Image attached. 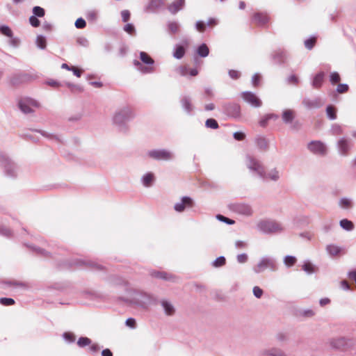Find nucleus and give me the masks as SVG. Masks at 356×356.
I'll return each mask as SVG.
<instances>
[{"mask_svg":"<svg viewBox=\"0 0 356 356\" xmlns=\"http://www.w3.org/2000/svg\"><path fill=\"white\" fill-rule=\"evenodd\" d=\"M135 117V114L129 106H123L118 109L113 118V121L121 131H126V123Z\"/></svg>","mask_w":356,"mask_h":356,"instance_id":"obj_1","label":"nucleus"},{"mask_svg":"<svg viewBox=\"0 0 356 356\" xmlns=\"http://www.w3.org/2000/svg\"><path fill=\"white\" fill-rule=\"evenodd\" d=\"M278 269L279 264L277 259L270 256L262 257L258 263L252 267V270L255 274H260L266 270L276 272Z\"/></svg>","mask_w":356,"mask_h":356,"instance_id":"obj_2","label":"nucleus"},{"mask_svg":"<svg viewBox=\"0 0 356 356\" xmlns=\"http://www.w3.org/2000/svg\"><path fill=\"white\" fill-rule=\"evenodd\" d=\"M156 297L150 293L143 291H136L132 298V302L143 309H147L149 305L156 303Z\"/></svg>","mask_w":356,"mask_h":356,"instance_id":"obj_3","label":"nucleus"},{"mask_svg":"<svg viewBox=\"0 0 356 356\" xmlns=\"http://www.w3.org/2000/svg\"><path fill=\"white\" fill-rule=\"evenodd\" d=\"M245 165L249 170L259 178L266 177V170L263 163L252 155L245 156Z\"/></svg>","mask_w":356,"mask_h":356,"instance_id":"obj_4","label":"nucleus"},{"mask_svg":"<svg viewBox=\"0 0 356 356\" xmlns=\"http://www.w3.org/2000/svg\"><path fill=\"white\" fill-rule=\"evenodd\" d=\"M0 166L4 169L5 175L15 178L18 174V166L6 154L0 152Z\"/></svg>","mask_w":356,"mask_h":356,"instance_id":"obj_5","label":"nucleus"},{"mask_svg":"<svg viewBox=\"0 0 356 356\" xmlns=\"http://www.w3.org/2000/svg\"><path fill=\"white\" fill-rule=\"evenodd\" d=\"M257 229L264 234L280 233L283 231L282 225L274 220H261L257 225Z\"/></svg>","mask_w":356,"mask_h":356,"instance_id":"obj_6","label":"nucleus"},{"mask_svg":"<svg viewBox=\"0 0 356 356\" xmlns=\"http://www.w3.org/2000/svg\"><path fill=\"white\" fill-rule=\"evenodd\" d=\"M140 58L143 63L149 66H143L141 63L137 60H134V66H136L137 69L143 74H149L153 72L154 67L152 65L154 63V60L146 52L144 51H140Z\"/></svg>","mask_w":356,"mask_h":356,"instance_id":"obj_7","label":"nucleus"},{"mask_svg":"<svg viewBox=\"0 0 356 356\" xmlns=\"http://www.w3.org/2000/svg\"><path fill=\"white\" fill-rule=\"evenodd\" d=\"M147 156L156 161H170L174 159V154L165 149H156L147 152Z\"/></svg>","mask_w":356,"mask_h":356,"instance_id":"obj_8","label":"nucleus"},{"mask_svg":"<svg viewBox=\"0 0 356 356\" xmlns=\"http://www.w3.org/2000/svg\"><path fill=\"white\" fill-rule=\"evenodd\" d=\"M229 209L230 211L245 216H251L253 213V209L252 207L245 202H235L229 204Z\"/></svg>","mask_w":356,"mask_h":356,"instance_id":"obj_9","label":"nucleus"},{"mask_svg":"<svg viewBox=\"0 0 356 356\" xmlns=\"http://www.w3.org/2000/svg\"><path fill=\"white\" fill-rule=\"evenodd\" d=\"M330 345L332 349L346 351L351 345V339L345 337H339L330 340Z\"/></svg>","mask_w":356,"mask_h":356,"instance_id":"obj_10","label":"nucleus"},{"mask_svg":"<svg viewBox=\"0 0 356 356\" xmlns=\"http://www.w3.org/2000/svg\"><path fill=\"white\" fill-rule=\"evenodd\" d=\"M307 149L310 152L320 156H325L327 153V148L325 143L321 140H312L307 144Z\"/></svg>","mask_w":356,"mask_h":356,"instance_id":"obj_11","label":"nucleus"},{"mask_svg":"<svg viewBox=\"0 0 356 356\" xmlns=\"http://www.w3.org/2000/svg\"><path fill=\"white\" fill-rule=\"evenodd\" d=\"M19 108L25 114L33 112L32 107H39V104L31 98H23L18 102Z\"/></svg>","mask_w":356,"mask_h":356,"instance_id":"obj_12","label":"nucleus"},{"mask_svg":"<svg viewBox=\"0 0 356 356\" xmlns=\"http://www.w3.org/2000/svg\"><path fill=\"white\" fill-rule=\"evenodd\" d=\"M243 99L251 106L259 108L262 105L261 99L253 92L245 91L241 93Z\"/></svg>","mask_w":356,"mask_h":356,"instance_id":"obj_13","label":"nucleus"},{"mask_svg":"<svg viewBox=\"0 0 356 356\" xmlns=\"http://www.w3.org/2000/svg\"><path fill=\"white\" fill-rule=\"evenodd\" d=\"M225 113L232 118H239L241 117V106L236 103H228L223 106Z\"/></svg>","mask_w":356,"mask_h":356,"instance_id":"obj_14","label":"nucleus"},{"mask_svg":"<svg viewBox=\"0 0 356 356\" xmlns=\"http://www.w3.org/2000/svg\"><path fill=\"white\" fill-rule=\"evenodd\" d=\"M352 146L353 143L350 139L341 138L337 142L338 151L341 156H347Z\"/></svg>","mask_w":356,"mask_h":356,"instance_id":"obj_15","label":"nucleus"},{"mask_svg":"<svg viewBox=\"0 0 356 356\" xmlns=\"http://www.w3.org/2000/svg\"><path fill=\"white\" fill-rule=\"evenodd\" d=\"M193 207V200L188 196L181 198V202L175 204L174 209L177 212H182L186 207L191 208Z\"/></svg>","mask_w":356,"mask_h":356,"instance_id":"obj_16","label":"nucleus"},{"mask_svg":"<svg viewBox=\"0 0 356 356\" xmlns=\"http://www.w3.org/2000/svg\"><path fill=\"white\" fill-rule=\"evenodd\" d=\"M164 5V0H150L144 8V11L147 13H156Z\"/></svg>","mask_w":356,"mask_h":356,"instance_id":"obj_17","label":"nucleus"},{"mask_svg":"<svg viewBox=\"0 0 356 356\" xmlns=\"http://www.w3.org/2000/svg\"><path fill=\"white\" fill-rule=\"evenodd\" d=\"M302 103L307 109L318 108L323 105V102L320 97H316L313 99L304 98Z\"/></svg>","mask_w":356,"mask_h":356,"instance_id":"obj_18","label":"nucleus"},{"mask_svg":"<svg viewBox=\"0 0 356 356\" xmlns=\"http://www.w3.org/2000/svg\"><path fill=\"white\" fill-rule=\"evenodd\" d=\"M184 4L185 0H175L168 6V10L171 14L175 15L183 9Z\"/></svg>","mask_w":356,"mask_h":356,"instance_id":"obj_19","label":"nucleus"},{"mask_svg":"<svg viewBox=\"0 0 356 356\" xmlns=\"http://www.w3.org/2000/svg\"><path fill=\"white\" fill-rule=\"evenodd\" d=\"M181 104L186 113L191 115L194 108V106L192 104L191 98L188 96L182 97L181 99Z\"/></svg>","mask_w":356,"mask_h":356,"instance_id":"obj_20","label":"nucleus"},{"mask_svg":"<svg viewBox=\"0 0 356 356\" xmlns=\"http://www.w3.org/2000/svg\"><path fill=\"white\" fill-rule=\"evenodd\" d=\"M286 54L283 50H277L275 51V53L272 56L273 60L275 61V63L278 64L284 63L286 60Z\"/></svg>","mask_w":356,"mask_h":356,"instance_id":"obj_21","label":"nucleus"},{"mask_svg":"<svg viewBox=\"0 0 356 356\" xmlns=\"http://www.w3.org/2000/svg\"><path fill=\"white\" fill-rule=\"evenodd\" d=\"M161 305L162 307L164 309L165 314L168 316H172L175 312V309L172 304L166 300H162L161 301Z\"/></svg>","mask_w":356,"mask_h":356,"instance_id":"obj_22","label":"nucleus"},{"mask_svg":"<svg viewBox=\"0 0 356 356\" xmlns=\"http://www.w3.org/2000/svg\"><path fill=\"white\" fill-rule=\"evenodd\" d=\"M262 356H286L285 353L280 348H271L264 350Z\"/></svg>","mask_w":356,"mask_h":356,"instance_id":"obj_23","label":"nucleus"},{"mask_svg":"<svg viewBox=\"0 0 356 356\" xmlns=\"http://www.w3.org/2000/svg\"><path fill=\"white\" fill-rule=\"evenodd\" d=\"M263 180H271L277 181L280 179V172L276 168L270 170L268 172H266V177H261Z\"/></svg>","mask_w":356,"mask_h":356,"instance_id":"obj_24","label":"nucleus"},{"mask_svg":"<svg viewBox=\"0 0 356 356\" xmlns=\"http://www.w3.org/2000/svg\"><path fill=\"white\" fill-rule=\"evenodd\" d=\"M282 120L285 124H290L295 118V113L293 110H284L282 115Z\"/></svg>","mask_w":356,"mask_h":356,"instance_id":"obj_25","label":"nucleus"},{"mask_svg":"<svg viewBox=\"0 0 356 356\" xmlns=\"http://www.w3.org/2000/svg\"><path fill=\"white\" fill-rule=\"evenodd\" d=\"M253 18L254 22L259 26H264L269 21L268 15L262 13L254 14Z\"/></svg>","mask_w":356,"mask_h":356,"instance_id":"obj_26","label":"nucleus"},{"mask_svg":"<svg viewBox=\"0 0 356 356\" xmlns=\"http://www.w3.org/2000/svg\"><path fill=\"white\" fill-rule=\"evenodd\" d=\"M325 74L323 72H321L316 74L312 81V86L315 88H319L321 87Z\"/></svg>","mask_w":356,"mask_h":356,"instance_id":"obj_27","label":"nucleus"},{"mask_svg":"<svg viewBox=\"0 0 356 356\" xmlns=\"http://www.w3.org/2000/svg\"><path fill=\"white\" fill-rule=\"evenodd\" d=\"M255 143L259 149L261 150H266L268 147L267 140L262 136H257L255 138Z\"/></svg>","mask_w":356,"mask_h":356,"instance_id":"obj_28","label":"nucleus"},{"mask_svg":"<svg viewBox=\"0 0 356 356\" xmlns=\"http://www.w3.org/2000/svg\"><path fill=\"white\" fill-rule=\"evenodd\" d=\"M151 275L154 277L163 280H171L172 279V275L165 272L154 271Z\"/></svg>","mask_w":356,"mask_h":356,"instance_id":"obj_29","label":"nucleus"},{"mask_svg":"<svg viewBox=\"0 0 356 356\" xmlns=\"http://www.w3.org/2000/svg\"><path fill=\"white\" fill-rule=\"evenodd\" d=\"M341 248L333 244L327 245L326 247V250L327 253L331 256H336L339 254L341 252Z\"/></svg>","mask_w":356,"mask_h":356,"instance_id":"obj_30","label":"nucleus"},{"mask_svg":"<svg viewBox=\"0 0 356 356\" xmlns=\"http://www.w3.org/2000/svg\"><path fill=\"white\" fill-rule=\"evenodd\" d=\"M185 54V49L183 46L176 45L173 53V56L177 59H181Z\"/></svg>","mask_w":356,"mask_h":356,"instance_id":"obj_31","label":"nucleus"},{"mask_svg":"<svg viewBox=\"0 0 356 356\" xmlns=\"http://www.w3.org/2000/svg\"><path fill=\"white\" fill-rule=\"evenodd\" d=\"M197 53L200 57H207L209 54V47L206 44H202L198 47Z\"/></svg>","mask_w":356,"mask_h":356,"instance_id":"obj_32","label":"nucleus"},{"mask_svg":"<svg viewBox=\"0 0 356 356\" xmlns=\"http://www.w3.org/2000/svg\"><path fill=\"white\" fill-rule=\"evenodd\" d=\"M336 108L334 106L332 105H329L326 108V114L327 118L331 120H334L337 118V114H336Z\"/></svg>","mask_w":356,"mask_h":356,"instance_id":"obj_33","label":"nucleus"},{"mask_svg":"<svg viewBox=\"0 0 356 356\" xmlns=\"http://www.w3.org/2000/svg\"><path fill=\"white\" fill-rule=\"evenodd\" d=\"M339 224L343 229L347 231H351L354 228L353 223L350 220L347 219H343L340 220Z\"/></svg>","mask_w":356,"mask_h":356,"instance_id":"obj_34","label":"nucleus"},{"mask_svg":"<svg viewBox=\"0 0 356 356\" xmlns=\"http://www.w3.org/2000/svg\"><path fill=\"white\" fill-rule=\"evenodd\" d=\"M153 180L154 175L152 173H147L142 178L143 184L146 187L149 186L152 184Z\"/></svg>","mask_w":356,"mask_h":356,"instance_id":"obj_35","label":"nucleus"},{"mask_svg":"<svg viewBox=\"0 0 356 356\" xmlns=\"http://www.w3.org/2000/svg\"><path fill=\"white\" fill-rule=\"evenodd\" d=\"M296 261L297 259L294 256L287 255L284 258V264L288 268L294 266Z\"/></svg>","mask_w":356,"mask_h":356,"instance_id":"obj_36","label":"nucleus"},{"mask_svg":"<svg viewBox=\"0 0 356 356\" xmlns=\"http://www.w3.org/2000/svg\"><path fill=\"white\" fill-rule=\"evenodd\" d=\"M76 264L80 265V266H82V265L89 266L92 268L97 269V270H101L102 268V266L101 265L97 264L95 262H92V261L88 262L86 261L80 260V261H77Z\"/></svg>","mask_w":356,"mask_h":356,"instance_id":"obj_37","label":"nucleus"},{"mask_svg":"<svg viewBox=\"0 0 356 356\" xmlns=\"http://www.w3.org/2000/svg\"><path fill=\"white\" fill-rule=\"evenodd\" d=\"M168 29L170 33L175 34L179 30V24L177 22H169L168 23Z\"/></svg>","mask_w":356,"mask_h":356,"instance_id":"obj_38","label":"nucleus"},{"mask_svg":"<svg viewBox=\"0 0 356 356\" xmlns=\"http://www.w3.org/2000/svg\"><path fill=\"white\" fill-rule=\"evenodd\" d=\"M226 264L225 257L223 256L218 257L213 262L212 266L215 268L222 267Z\"/></svg>","mask_w":356,"mask_h":356,"instance_id":"obj_39","label":"nucleus"},{"mask_svg":"<svg viewBox=\"0 0 356 356\" xmlns=\"http://www.w3.org/2000/svg\"><path fill=\"white\" fill-rule=\"evenodd\" d=\"M37 47L41 49L46 48V38L42 35H38L36 38Z\"/></svg>","mask_w":356,"mask_h":356,"instance_id":"obj_40","label":"nucleus"},{"mask_svg":"<svg viewBox=\"0 0 356 356\" xmlns=\"http://www.w3.org/2000/svg\"><path fill=\"white\" fill-rule=\"evenodd\" d=\"M339 206L343 209H348L352 207L351 200L346 197H343L339 200Z\"/></svg>","mask_w":356,"mask_h":356,"instance_id":"obj_41","label":"nucleus"},{"mask_svg":"<svg viewBox=\"0 0 356 356\" xmlns=\"http://www.w3.org/2000/svg\"><path fill=\"white\" fill-rule=\"evenodd\" d=\"M98 12L95 10H88L86 13V18L88 20L95 22L97 19Z\"/></svg>","mask_w":356,"mask_h":356,"instance_id":"obj_42","label":"nucleus"},{"mask_svg":"<svg viewBox=\"0 0 356 356\" xmlns=\"http://www.w3.org/2000/svg\"><path fill=\"white\" fill-rule=\"evenodd\" d=\"M91 344V340L88 337H81L78 339L77 345L83 348Z\"/></svg>","mask_w":356,"mask_h":356,"instance_id":"obj_43","label":"nucleus"},{"mask_svg":"<svg viewBox=\"0 0 356 356\" xmlns=\"http://www.w3.org/2000/svg\"><path fill=\"white\" fill-rule=\"evenodd\" d=\"M0 32L1 34L4 35L8 38H12V36L13 35V31L10 29V27L8 26H6V25L0 26Z\"/></svg>","mask_w":356,"mask_h":356,"instance_id":"obj_44","label":"nucleus"},{"mask_svg":"<svg viewBox=\"0 0 356 356\" xmlns=\"http://www.w3.org/2000/svg\"><path fill=\"white\" fill-rule=\"evenodd\" d=\"M302 270L308 274H312L315 272L314 266L309 261L305 262Z\"/></svg>","mask_w":356,"mask_h":356,"instance_id":"obj_45","label":"nucleus"},{"mask_svg":"<svg viewBox=\"0 0 356 356\" xmlns=\"http://www.w3.org/2000/svg\"><path fill=\"white\" fill-rule=\"evenodd\" d=\"M205 126L207 128H211L213 129H216L218 128V122L213 118H209L206 120Z\"/></svg>","mask_w":356,"mask_h":356,"instance_id":"obj_46","label":"nucleus"},{"mask_svg":"<svg viewBox=\"0 0 356 356\" xmlns=\"http://www.w3.org/2000/svg\"><path fill=\"white\" fill-rule=\"evenodd\" d=\"M278 117L274 114L266 115L263 119L259 121V124L261 127H266L268 121L272 118L277 119Z\"/></svg>","mask_w":356,"mask_h":356,"instance_id":"obj_47","label":"nucleus"},{"mask_svg":"<svg viewBox=\"0 0 356 356\" xmlns=\"http://www.w3.org/2000/svg\"><path fill=\"white\" fill-rule=\"evenodd\" d=\"M33 16L42 17L44 15V10L40 6H35L33 8Z\"/></svg>","mask_w":356,"mask_h":356,"instance_id":"obj_48","label":"nucleus"},{"mask_svg":"<svg viewBox=\"0 0 356 356\" xmlns=\"http://www.w3.org/2000/svg\"><path fill=\"white\" fill-rule=\"evenodd\" d=\"M340 76L338 72H333L330 73V81L332 84H335L337 83H339L340 81Z\"/></svg>","mask_w":356,"mask_h":356,"instance_id":"obj_49","label":"nucleus"},{"mask_svg":"<svg viewBox=\"0 0 356 356\" xmlns=\"http://www.w3.org/2000/svg\"><path fill=\"white\" fill-rule=\"evenodd\" d=\"M0 234L6 237H10L12 235V231L5 226L0 225Z\"/></svg>","mask_w":356,"mask_h":356,"instance_id":"obj_50","label":"nucleus"},{"mask_svg":"<svg viewBox=\"0 0 356 356\" xmlns=\"http://www.w3.org/2000/svg\"><path fill=\"white\" fill-rule=\"evenodd\" d=\"M0 303L5 306H10L15 304V300L10 298H1Z\"/></svg>","mask_w":356,"mask_h":356,"instance_id":"obj_51","label":"nucleus"},{"mask_svg":"<svg viewBox=\"0 0 356 356\" xmlns=\"http://www.w3.org/2000/svg\"><path fill=\"white\" fill-rule=\"evenodd\" d=\"M316 42V38H310L305 41V46L307 49H312Z\"/></svg>","mask_w":356,"mask_h":356,"instance_id":"obj_52","label":"nucleus"},{"mask_svg":"<svg viewBox=\"0 0 356 356\" xmlns=\"http://www.w3.org/2000/svg\"><path fill=\"white\" fill-rule=\"evenodd\" d=\"M23 75L20 74H15L10 78V83L12 85H17L19 84L22 79Z\"/></svg>","mask_w":356,"mask_h":356,"instance_id":"obj_53","label":"nucleus"},{"mask_svg":"<svg viewBox=\"0 0 356 356\" xmlns=\"http://www.w3.org/2000/svg\"><path fill=\"white\" fill-rule=\"evenodd\" d=\"M37 131L40 133L43 136L46 137L47 138H49L50 140H55L56 141H60V138H58V136H57L56 135L48 134L44 131Z\"/></svg>","mask_w":356,"mask_h":356,"instance_id":"obj_54","label":"nucleus"},{"mask_svg":"<svg viewBox=\"0 0 356 356\" xmlns=\"http://www.w3.org/2000/svg\"><path fill=\"white\" fill-rule=\"evenodd\" d=\"M348 89H349V86H348V84H346V83H339L337 86V91L339 93H344V92H347L348 90Z\"/></svg>","mask_w":356,"mask_h":356,"instance_id":"obj_55","label":"nucleus"},{"mask_svg":"<svg viewBox=\"0 0 356 356\" xmlns=\"http://www.w3.org/2000/svg\"><path fill=\"white\" fill-rule=\"evenodd\" d=\"M248 256L246 253L239 254L236 257V260L239 264H244L248 261Z\"/></svg>","mask_w":356,"mask_h":356,"instance_id":"obj_56","label":"nucleus"},{"mask_svg":"<svg viewBox=\"0 0 356 356\" xmlns=\"http://www.w3.org/2000/svg\"><path fill=\"white\" fill-rule=\"evenodd\" d=\"M63 337L65 340L70 343H72L75 341V337L72 333L70 332H65L63 334Z\"/></svg>","mask_w":356,"mask_h":356,"instance_id":"obj_57","label":"nucleus"},{"mask_svg":"<svg viewBox=\"0 0 356 356\" xmlns=\"http://www.w3.org/2000/svg\"><path fill=\"white\" fill-rule=\"evenodd\" d=\"M86 21L81 17L78 18L75 22V26L77 29H83L86 27Z\"/></svg>","mask_w":356,"mask_h":356,"instance_id":"obj_58","label":"nucleus"},{"mask_svg":"<svg viewBox=\"0 0 356 356\" xmlns=\"http://www.w3.org/2000/svg\"><path fill=\"white\" fill-rule=\"evenodd\" d=\"M252 292H253V294L254 296L257 298H260L262 295H263V290L259 287V286H254L253 289H252Z\"/></svg>","mask_w":356,"mask_h":356,"instance_id":"obj_59","label":"nucleus"},{"mask_svg":"<svg viewBox=\"0 0 356 356\" xmlns=\"http://www.w3.org/2000/svg\"><path fill=\"white\" fill-rule=\"evenodd\" d=\"M196 29L200 32H204L206 29V24L203 21H197L195 24Z\"/></svg>","mask_w":356,"mask_h":356,"instance_id":"obj_60","label":"nucleus"},{"mask_svg":"<svg viewBox=\"0 0 356 356\" xmlns=\"http://www.w3.org/2000/svg\"><path fill=\"white\" fill-rule=\"evenodd\" d=\"M29 22H30L31 25L33 27H38L40 26V22L39 19L37 18V17L33 16V15H32L29 17Z\"/></svg>","mask_w":356,"mask_h":356,"instance_id":"obj_61","label":"nucleus"},{"mask_svg":"<svg viewBox=\"0 0 356 356\" xmlns=\"http://www.w3.org/2000/svg\"><path fill=\"white\" fill-rule=\"evenodd\" d=\"M217 218L219 220L224 222L228 225H233L234 223V220L229 219V218H228L224 216H222V215H218Z\"/></svg>","mask_w":356,"mask_h":356,"instance_id":"obj_62","label":"nucleus"},{"mask_svg":"<svg viewBox=\"0 0 356 356\" xmlns=\"http://www.w3.org/2000/svg\"><path fill=\"white\" fill-rule=\"evenodd\" d=\"M233 137L235 140L241 141L244 140L245 138V134L241 131H236L234 133Z\"/></svg>","mask_w":356,"mask_h":356,"instance_id":"obj_63","label":"nucleus"},{"mask_svg":"<svg viewBox=\"0 0 356 356\" xmlns=\"http://www.w3.org/2000/svg\"><path fill=\"white\" fill-rule=\"evenodd\" d=\"M124 30L131 35L135 33V27L132 24H127L124 27Z\"/></svg>","mask_w":356,"mask_h":356,"instance_id":"obj_64","label":"nucleus"}]
</instances>
